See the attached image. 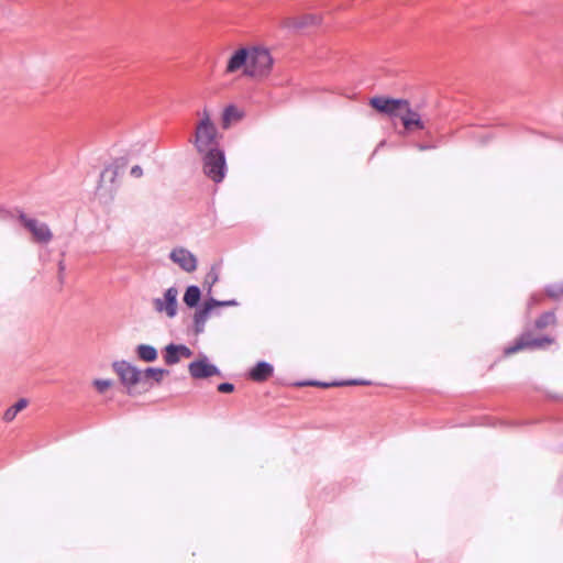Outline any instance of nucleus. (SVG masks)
I'll list each match as a JSON object with an SVG mask.
<instances>
[{
    "label": "nucleus",
    "mask_w": 563,
    "mask_h": 563,
    "mask_svg": "<svg viewBox=\"0 0 563 563\" xmlns=\"http://www.w3.org/2000/svg\"><path fill=\"white\" fill-rule=\"evenodd\" d=\"M217 389L219 393L221 394H230V393H233L234 391V385L231 384V383H220L218 386H217Z\"/></svg>",
    "instance_id": "28"
},
{
    "label": "nucleus",
    "mask_w": 563,
    "mask_h": 563,
    "mask_svg": "<svg viewBox=\"0 0 563 563\" xmlns=\"http://www.w3.org/2000/svg\"><path fill=\"white\" fill-rule=\"evenodd\" d=\"M273 58L266 48L250 49V63L244 68V75L253 78L266 77L272 69Z\"/></svg>",
    "instance_id": "3"
},
{
    "label": "nucleus",
    "mask_w": 563,
    "mask_h": 563,
    "mask_svg": "<svg viewBox=\"0 0 563 563\" xmlns=\"http://www.w3.org/2000/svg\"><path fill=\"white\" fill-rule=\"evenodd\" d=\"M400 122L404 132H399V134H413L418 131H424L430 134V118L420 114L417 110L412 109L411 104L408 107Z\"/></svg>",
    "instance_id": "7"
},
{
    "label": "nucleus",
    "mask_w": 563,
    "mask_h": 563,
    "mask_svg": "<svg viewBox=\"0 0 563 563\" xmlns=\"http://www.w3.org/2000/svg\"><path fill=\"white\" fill-rule=\"evenodd\" d=\"M135 354L140 361L152 363L158 357L157 350L150 344H139L135 347Z\"/></svg>",
    "instance_id": "20"
},
{
    "label": "nucleus",
    "mask_w": 563,
    "mask_h": 563,
    "mask_svg": "<svg viewBox=\"0 0 563 563\" xmlns=\"http://www.w3.org/2000/svg\"><path fill=\"white\" fill-rule=\"evenodd\" d=\"M201 155L203 173L214 183H221L227 173V162L223 150L216 146Z\"/></svg>",
    "instance_id": "2"
},
{
    "label": "nucleus",
    "mask_w": 563,
    "mask_h": 563,
    "mask_svg": "<svg viewBox=\"0 0 563 563\" xmlns=\"http://www.w3.org/2000/svg\"><path fill=\"white\" fill-rule=\"evenodd\" d=\"M128 158L126 157H118L113 161V163L109 166H107L102 173L100 174V183L103 181L104 177L110 174L109 181L111 184L115 183L117 177L119 176L120 172L125 169L128 166Z\"/></svg>",
    "instance_id": "18"
},
{
    "label": "nucleus",
    "mask_w": 563,
    "mask_h": 563,
    "mask_svg": "<svg viewBox=\"0 0 563 563\" xmlns=\"http://www.w3.org/2000/svg\"><path fill=\"white\" fill-rule=\"evenodd\" d=\"M216 308L218 307H232V306H238V301L232 299V300H218L216 299Z\"/></svg>",
    "instance_id": "31"
},
{
    "label": "nucleus",
    "mask_w": 563,
    "mask_h": 563,
    "mask_svg": "<svg viewBox=\"0 0 563 563\" xmlns=\"http://www.w3.org/2000/svg\"><path fill=\"white\" fill-rule=\"evenodd\" d=\"M544 291L551 299L559 300L563 298V282L547 285Z\"/></svg>",
    "instance_id": "24"
},
{
    "label": "nucleus",
    "mask_w": 563,
    "mask_h": 563,
    "mask_svg": "<svg viewBox=\"0 0 563 563\" xmlns=\"http://www.w3.org/2000/svg\"><path fill=\"white\" fill-rule=\"evenodd\" d=\"M342 386H357V385H369L371 382L364 379H349V380H340Z\"/></svg>",
    "instance_id": "29"
},
{
    "label": "nucleus",
    "mask_w": 563,
    "mask_h": 563,
    "mask_svg": "<svg viewBox=\"0 0 563 563\" xmlns=\"http://www.w3.org/2000/svg\"><path fill=\"white\" fill-rule=\"evenodd\" d=\"M112 368L126 388L128 395L133 396L135 387L141 385V369L123 360L113 362Z\"/></svg>",
    "instance_id": "5"
},
{
    "label": "nucleus",
    "mask_w": 563,
    "mask_h": 563,
    "mask_svg": "<svg viewBox=\"0 0 563 563\" xmlns=\"http://www.w3.org/2000/svg\"><path fill=\"white\" fill-rule=\"evenodd\" d=\"M297 386H316V387H321V388H329V387H340V386H342V383H340V380H334L331 383L320 382V380H305V382L297 383Z\"/></svg>",
    "instance_id": "25"
},
{
    "label": "nucleus",
    "mask_w": 563,
    "mask_h": 563,
    "mask_svg": "<svg viewBox=\"0 0 563 563\" xmlns=\"http://www.w3.org/2000/svg\"><path fill=\"white\" fill-rule=\"evenodd\" d=\"M250 63V49L246 47L235 51L228 60L225 71L229 74L235 73L242 67H246Z\"/></svg>",
    "instance_id": "16"
},
{
    "label": "nucleus",
    "mask_w": 563,
    "mask_h": 563,
    "mask_svg": "<svg viewBox=\"0 0 563 563\" xmlns=\"http://www.w3.org/2000/svg\"><path fill=\"white\" fill-rule=\"evenodd\" d=\"M416 146L419 151H427V150L434 148V145H429V144H423V143H418Z\"/></svg>",
    "instance_id": "34"
},
{
    "label": "nucleus",
    "mask_w": 563,
    "mask_h": 563,
    "mask_svg": "<svg viewBox=\"0 0 563 563\" xmlns=\"http://www.w3.org/2000/svg\"><path fill=\"white\" fill-rule=\"evenodd\" d=\"M488 141H489V136L487 135V136L484 137L483 143H486Z\"/></svg>",
    "instance_id": "35"
},
{
    "label": "nucleus",
    "mask_w": 563,
    "mask_h": 563,
    "mask_svg": "<svg viewBox=\"0 0 563 563\" xmlns=\"http://www.w3.org/2000/svg\"><path fill=\"white\" fill-rule=\"evenodd\" d=\"M170 260L176 263L181 269L191 273L197 268L196 256L184 247L174 249L169 255Z\"/></svg>",
    "instance_id": "13"
},
{
    "label": "nucleus",
    "mask_w": 563,
    "mask_h": 563,
    "mask_svg": "<svg viewBox=\"0 0 563 563\" xmlns=\"http://www.w3.org/2000/svg\"><path fill=\"white\" fill-rule=\"evenodd\" d=\"M162 353L164 362L168 366L179 363L181 358H189L194 354L187 345L176 343L167 344Z\"/></svg>",
    "instance_id": "12"
},
{
    "label": "nucleus",
    "mask_w": 563,
    "mask_h": 563,
    "mask_svg": "<svg viewBox=\"0 0 563 563\" xmlns=\"http://www.w3.org/2000/svg\"><path fill=\"white\" fill-rule=\"evenodd\" d=\"M553 343L551 336L544 335L540 338H533L530 332L522 333L512 345L507 346L504 350L505 355H512L525 349H540Z\"/></svg>",
    "instance_id": "8"
},
{
    "label": "nucleus",
    "mask_w": 563,
    "mask_h": 563,
    "mask_svg": "<svg viewBox=\"0 0 563 563\" xmlns=\"http://www.w3.org/2000/svg\"><path fill=\"white\" fill-rule=\"evenodd\" d=\"M66 265L64 261L58 262V274L57 278L60 285L64 284Z\"/></svg>",
    "instance_id": "30"
},
{
    "label": "nucleus",
    "mask_w": 563,
    "mask_h": 563,
    "mask_svg": "<svg viewBox=\"0 0 563 563\" xmlns=\"http://www.w3.org/2000/svg\"><path fill=\"white\" fill-rule=\"evenodd\" d=\"M541 301V298L538 295H532L528 301V306L532 307L533 305H538Z\"/></svg>",
    "instance_id": "33"
},
{
    "label": "nucleus",
    "mask_w": 563,
    "mask_h": 563,
    "mask_svg": "<svg viewBox=\"0 0 563 563\" xmlns=\"http://www.w3.org/2000/svg\"><path fill=\"white\" fill-rule=\"evenodd\" d=\"M169 371L159 367H147L141 371V385L146 386V389L152 388L155 384L159 385L164 376L169 375Z\"/></svg>",
    "instance_id": "14"
},
{
    "label": "nucleus",
    "mask_w": 563,
    "mask_h": 563,
    "mask_svg": "<svg viewBox=\"0 0 563 563\" xmlns=\"http://www.w3.org/2000/svg\"><path fill=\"white\" fill-rule=\"evenodd\" d=\"M18 220L32 234L34 242L47 244L53 240V233L46 223L27 217L23 211H19Z\"/></svg>",
    "instance_id": "6"
},
{
    "label": "nucleus",
    "mask_w": 563,
    "mask_h": 563,
    "mask_svg": "<svg viewBox=\"0 0 563 563\" xmlns=\"http://www.w3.org/2000/svg\"><path fill=\"white\" fill-rule=\"evenodd\" d=\"M93 386L96 387V389L102 394L104 393L109 387H111L112 385V380L110 379H95L93 380Z\"/></svg>",
    "instance_id": "27"
},
{
    "label": "nucleus",
    "mask_w": 563,
    "mask_h": 563,
    "mask_svg": "<svg viewBox=\"0 0 563 563\" xmlns=\"http://www.w3.org/2000/svg\"><path fill=\"white\" fill-rule=\"evenodd\" d=\"M189 374L195 379H206L214 375H221L220 369L208 362V358L196 360L188 365Z\"/></svg>",
    "instance_id": "11"
},
{
    "label": "nucleus",
    "mask_w": 563,
    "mask_h": 563,
    "mask_svg": "<svg viewBox=\"0 0 563 563\" xmlns=\"http://www.w3.org/2000/svg\"><path fill=\"white\" fill-rule=\"evenodd\" d=\"M241 119V113L233 104L228 106L222 113V126L228 129L232 120Z\"/></svg>",
    "instance_id": "22"
},
{
    "label": "nucleus",
    "mask_w": 563,
    "mask_h": 563,
    "mask_svg": "<svg viewBox=\"0 0 563 563\" xmlns=\"http://www.w3.org/2000/svg\"><path fill=\"white\" fill-rule=\"evenodd\" d=\"M131 176L135 177V178H140L143 176V169L141 166L139 165H135L131 168V172H130Z\"/></svg>",
    "instance_id": "32"
},
{
    "label": "nucleus",
    "mask_w": 563,
    "mask_h": 563,
    "mask_svg": "<svg viewBox=\"0 0 563 563\" xmlns=\"http://www.w3.org/2000/svg\"><path fill=\"white\" fill-rule=\"evenodd\" d=\"M320 21L321 18L318 14L308 13L300 18H286L283 22V25L285 27L300 30L318 25Z\"/></svg>",
    "instance_id": "15"
},
{
    "label": "nucleus",
    "mask_w": 563,
    "mask_h": 563,
    "mask_svg": "<svg viewBox=\"0 0 563 563\" xmlns=\"http://www.w3.org/2000/svg\"><path fill=\"white\" fill-rule=\"evenodd\" d=\"M219 137L217 126L211 121L209 113L205 110L202 119L196 126L194 146L199 154L208 152L212 147H219Z\"/></svg>",
    "instance_id": "1"
},
{
    "label": "nucleus",
    "mask_w": 563,
    "mask_h": 563,
    "mask_svg": "<svg viewBox=\"0 0 563 563\" xmlns=\"http://www.w3.org/2000/svg\"><path fill=\"white\" fill-rule=\"evenodd\" d=\"M274 373L272 364L265 361L257 362L249 372V378L256 383L266 382Z\"/></svg>",
    "instance_id": "17"
},
{
    "label": "nucleus",
    "mask_w": 563,
    "mask_h": 563,
    "mask_svg": "<svg viewBox=\"0 0 563 563\" xmlns=\"http://www.w3.org/2000/svg\"><path fill=\"white\" fill-rule=\"evenodd\" d=\"M216 298L206 299L201 306L196 308L192 316V333L198 336L205 332L206 322L216 309Z\"/></svg>",
    "instance_id": "10"
},
{
    "label": "nucleus",
    "mask_w": 563,
    "mask_h": 563,
    "mask_svg": "<svg viewBox=\"0 0 563 563\" xmlns=\"http://www.w3.org/2000/svg\"><path fill=\"white\" fill-rule=\"evenodd\" d=\"M369 106L379 113L401 121V118L405 115L410 102L407 99L373 97L369 99Z\"/></svg>",
    "instance_id": "4"
},
{
    "label": "nucleus",
    "mask_w": 563,
    "mask_h": 563,
    "mask_svg": "<svg viewBox=\"0 0 563 563\" xmlns=\"http://www.w3.org/2000/svg\"><path fill=\"white\" fill-rule=\"evenodd\" d=\"M556 317L553 311L543 312L534 322V327L539 330H543L547 327L554 324Z\"/></svg>",
    "instance_id": "23"
},
{
    "label": "nucleus",
    "mask_w": 563,
    "mask_h": 563,
    "mask_svg": "<svg viewBox=\"0 0 563 563\" xmlns=\"http://www.w3.org/2000/svg\"><path fill=\"white\" fill-rule=\"evenodd\" d=\"M29 401L25 398H20L13 406L9 407L3 413V420L5 422H11L16 415L26 408Z\"/></svg>",
    "instance_id": "21"
},
{
    "label": "nucleus",
    "mask_w": 563,
    "mask_h": 563,
    "mask_svg": "<svg viewBox=\"0 0 563 563\" xmlns=\"http://www.w3.org/2000/svg\"><path fill=\"white\" fill-rule=\"evenodd\" d=\"M201 300V290L196 285H190L186 288V291L183 297L184 303L188 308H198L199 302Z\"/></svg>",
    "instance_id": "19"
},
{
    "label": "nucleus",
    "mask_w": 563,
    "mask_h": 563,
    "mask_svg": "<svg viewBox=\"0 0 563 563\" xmlns=\"http://www.w3.org/2000/svg\"><path fill=\"white\" fill-rule=\"evenodd\" d=\"M178 290L176 287H169L165 290L163 298L153 299V308L158 313H165L168 318H174L177 314Z\"/></svg>",
    "instance_id": "9"
},
{
    "label": "nucleus",
    "mask_w": 563,
    "mask_h": 563,
    "mask_svg": "<svg viewBox=\"0 0 563 563\" xmlns=\"http://www.w3.org/2000/svg\"><path fill=\"white\" fill-rule=\"evenodd\" d=\"M219 275L214 266L208 272L205 278V285H208V291H211V287L218 282Z\"/></svg>",
    "instance_id": "26"
}]
</instances>
